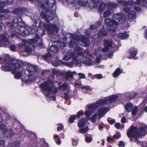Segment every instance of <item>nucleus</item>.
<instances>
[{
    "instance_id": "nucleus-40",
    "label": "nucleus",
    "mask_w": 147,
    "mask_h": 147,
    "mask_svg": "<svg viewBox=\"0 0 147 147\" xmlns=\"http://www.w3.org/2000/svg\"><path fill=\"white\" fill-rule=\"evenodd\" d=\"M92 138L91 136H86L85 138V141L87 143H90L92 140Z\"/></svg>"
},
{
    "instance_id": "nucleus-57",
    "label": "nucleus",
    "mask_w": 147,
    "mask_h": 147,
    "mask_svg": "<svg viewBox=\"0 0 147 147\" xmlns=\"http://www.w3.org/2000/svg\"><path fill=\"white\" fill-rule=\"evenodd\" d=\"M115 127L117 129H119L121 127L120 124L119 123H117L115 125Z\"/></svg>"
},
{
    "instance_id": "nucleus-3",
    "label": "nucleus",
    "mask_w": 147,
    "mask_h": 147,
    "mask_svg": "<svg viewBox=\"0 0 147 147\" xmlns=\"http://www.w3.org/2000/svg\"><path fill=\"white\" fill-rule=\"evenodd\" d=\"M117 2L127 7H125L123 11L127 14L128 18L131 19H134L136 16L135 12L131 10V7H134V9L138 12L141 11V9L138 7L136 6V5H139L140 4L142 0H116Z\"/></svg>"
},
{
    "instance_id": "nucleus-34",
    "label": "nucleus",
    "mask_w": 147,
    "mask_h": 147,
    "mask_svg": "<svg viewBox=\"0 0 147 147\" xmlns=\"http://www.w3.org/2000/svg\"><path fill=\"white\" fill-rule=\"evenodd\" d=\"M75 53L78 55H82V48L78 46L76 47Z\"/></svg>"
},
{
    "instance_id": "nucleus-22",
    "label": "nucleus",
    "mask_w": 147,
    "mask_h": 147,
    "mask_svg": "<svg viewBox=\"0 0 147 147\" xmlns=\"http://www.w3.org/2000/svg\"><path fill=\"white\" fill-rule=\"evenodd\" d=\"M46 4L50 8H53L55 5V0H45Z\"/></svg>"
},
{
    "instance_id": "nucleus-17",
    "label": "nucleus",
    "mask_w": 147,
    "mask_h": 147,
    "mask_svg": "<svg viewBox=\"0 0 147 147\" xmlns=\"http://www.w3.org/2000/svg\"><path fill=\"white\" fill-rule=\"evenodd\" d=\"M7 35L6 33L0 35V47L2 46L1 45L2 43L5 45V47H8L10 44V42L6 37Z\"/></svg>"
},
{
    "instance_id": "nucleus-29",
    "label": "nucleus",
    "mask_w": 147,
    "mask_h": 147,
    "mask_svg": "<svg viewBox=\"0 0 147 147\" xmlns=\"http://www.w3.org/2000/svg\"><path fill=\"white\" fill-rule=\"evenodd\" d=\"M78 125L79 127L81 128L79 130V132L81 133H83V129L82 128L83 127V119H81L78 122Z\"/></svg>"
},
{
    "instance_id": "nucleus-32",
    "label": "nucleus",
    "mask_w": 147,
    "mask_h": 147,
    "mask_svg": "<svg viewBox=\"0 0 147 147\" xmlns=\"http://www.w3.org/2000/svg\"><path fill=\"white\" fill-rule=\"evenodd\" d=\"M13 1L11 2H9L8 1L6 3L4 2H2L0 1V9L3 8L5 6L7 5H10L12 3Z\"/></svg>"
},
{
    "instance_id": "nucleus-63",
    "label": "nucleus",
    "mask_w": 147,
    "mask_h": 147,
    "mask_svg": "<svg viewBox=\"0 0 147 147\" xmlns=\"http://www.w3.org/2000/svg\"><path fill=\"white\" fill-rule=\"evenodd\" d=\"M147 103V100H144L141 104V106H143Z\"/></svg>"
},
{
    "instance_id": "nucleus-23",
    "label": "nucleus",
    "mask_w": 147,
    "mask_h": 147,
    "mask_svg": "<svg viewBox=\"0 0 147 147\" xmlns=\"http://www.w3.org/2000/svg\"><path fill=\"white\" fill-rule=\"evenodd\" d=\"M76 74V72L75 71L73 72L68 71L66 74L65 78L67 80H68L70 78H72L73 77V74Z\"/></svg>"
},
{
    "instance_id": "nucleus-13",
    "label": "nucleus",
    "mask_w": 147,
    "mask_h": 147,
    "mask_svg": "<svg viewBox=\"0 0 147 147\" xmlns=\"http://www.w3.org/2000/svg\"><path fill=\"white\" fill-rule=\"evenodd\" d=\"M14 134L12 130L11 129L8 130L5 125L3 124L0 125V136L5 134L7 137H10Z\"/></svg>"
},
{
    "instance_id": "nucleus-16",
    "label": "nucleus",
    "mask_w": 147,
    "mask_h": 147,
    "mask_svg": "<svg viewBox=\"0 0 147 147\" xmlns=\"http://www.w3.org/2000/svg\"><path fill=\"white\" fill-rule=\"evenodd\" d=\"M69 38L71 41L68 43V46L70 47H73L76 46L77 40H79L80 36L76 34H69Z\"/></svg>"
},
{
    "instance_id": "nucleus-10",
    "label": "nucleus",
    "mask_w": 147,
    "mask_h": 147,
    "mask_svg": "<svg viewBox=\"0 0 147 147\" xmlns=\"http://www.w3.org/2000/svg\"><path fill=\"white\" fill-rule=\"evenodd\" d=\"M117 4L111 3H105L101 2L100 3L98 7V11L101 13L102 12L106 9L108 10H113L114 8L117 7Z\"/></svg>"
},
{
    "instance_id": "nucleus-44",
    "label": "nucleus",
    "mask_w": 147,
    "mask_h": 147,
    "mask_svg": "<svg viewBox=\"0 0 147 147\" xmlns=\"http://www.w3.org/2000/svg\"><path fill=\"white\" fill-rule=\"evenodd\" d=\"M52 65L55 66H58L59 65V62L58 61H53L52 62Z\"/></svg>"
},
{
    "instance_id": "nucleus-7",
    "label": "nucleus",
    "mask_w": 147,
    "mask_h": 147,
    "mask_svg": "<svg viewBox=\"0 0 147 147\" xmlns=\"http://www.w3.org/2000/svg\"><path fill=\"white\" fill-rule=\"evenodd\" d=\"M147 133V126L144 125L138 129L137 127L131 126L127 131V135L129 138H137L141 136H145Z\"/></svg>"
},
{
    "instance_id": "nucleus-46",
    "label": "nucleus",
    "mask_w": 147,
    "mask_h": 147,
    "mask_svg": "<svg viewBox=\"0 0 147 147\" xmlns=\"http://www.w3.org/2000/svg\"><path fill=\"white\" fill-rule=\"evenodd\" d=\"M73 62L74 63H75L76 62L79 66L80 65V64L81 63V61L80 60L77 59L76 58H75V59H74V60H73Z\"/></svg>"
},
{
    "instance_id": "nucleus-48",
    "label": "nucleus",
    "mask_w": 147,
    "mask_h": 147,
    "mask_svg": "<svg viewBox=\"0 0 147 147\" xmlns=\"http://www.w3.org/2000/svg\"><path fill=\"white\" fill-rule=\"evenodd\" d=\"M121 136V135L119 133V132H117V133L116 134L114 135L113 136V137L114 138H118L120 137Z\"/></svg>"
},
{
    "instance_id": "nucleus-18",
    "label": "nucleus",
    "mask_w": 147,
    "mask_h": 147,
    "mask_svg": "<svg viewBox=\"0 0 147 147\" xmlns=\"http://www.w3.org/2000/svg\"><path fill=\"white\" fill-rule=\"evenodd\" d=\"M113 44V42L111 40H104V45L105 47L102 49V51L105 53L107 52L109 49V48L111 47Z\"/></svg>"
},
{
    "instance_id": "nucleus-36",
    "label": "nucleus",
    "mask_w": 147,
    "mask_h": 147,
    "mask_svg": "<svg viewBox=\"0 0 147 147\" xmlns=\"http://www.w3.org/2000/svg\"><path fill=\"white\" fill-rule=\"evenodd\" d=\"M76 117V115H71L69 119V123H72L74 122V120L75 119Z\"/></svg>"
},
{
    "instance_id": "nucleus-43",
    "label": "nucleus",
    "mask_w": 147,
    "mask_h": 147,
    "mask_svg": "<svg viewBox=\"0 0 147 147\" xmlns=\"http://www.w3.org/2000/svg\"><path fill=\"white\" fill-rule=\"evenodd\" d=\"M51 56V54L50 53H48L45 55H42V57L45 59H47Z\"/></svg>"
},
{
    "instance_id": "nucleus-26",
    "label": "nucleus",
    "mask_w": 147,
    "mask_h": 147,
    "mask_svg": "<svg viewBox=\"0 0 147 147\" xmlns=\"http://www.w3.org/2000/svg\"><path fill=\"white\" fill-rule=\"evenodd\" d=\"M24 11V9H22L21 8H16L15 10L13 11V13L15 14H19L23 13Z\"/></svg>"
},
{
    "instance_id": "nucleus-42",
    "label": "nucleus",
    "mask_w": 147,
    "mask_h": 147,
    "mask_svg": "<svg viewBox=\"0 0 147 147\" xmlns=\"http://www.w3.org/2000/svg\"><path fill=\"white\" fill-rule=\"evenodd\" d=\"M71 55L69 53H67L66 54L65 56L63 58V60H69L71 58Z\"/></svg>"
},
{
    "instance_id": "nucleus-51",
    "label": "nucleus",
    "mask_w": 147,
    "mask_h": 147,
    "mask_svg": "<svg viewBox=\"0 0 147 147\" xmlns=\"http://www.w3.org/2000/svg\"><path fill=\"white\" fill-rule=\"evenodd\" d=\"M11 147H19L20 145L15 142H13L11 144Z\"/></svg>"
},
{
    "instance_id": "nucleus-1",
    "label": "nucleus",
    "mask_w": 147,
    "mask_h": 147,
    "mask_svg": "<svg viewBox=\"0 0 147 147\" xmlns=\"http://www.w3.org/2000/svg\"><path fill=\"white\" fill-rule=\"evenodd\" d=\"M3 63L4 65L1 67V70L5 71H11V73L14 75L15 78L18 80L24 75V71H20L16 73V71L21 68V64L22 63L21 61L13 60L11 58L6 57Z\"/></svg>"
},
{
    "instance_id": "nucleus-24",
    "label": "nucleus",
    "mask_w": 147,
    "mask_h": 147,
    "mask_svg": "<svg viewBox=\"0 0 147 147\" xmlns=\"http://www.w3.org/2000/svg\"><path fill=\"white\" fill-rule=\"evenodd\" d=\"M129 36V34H127L126 32H125L120 33L118 35V37L121 39H125L127 38Z\"/></svg>"
},
{
    "instance_id": "nucleus-27",
    "label": "nucleus",
    "mask_w": 147,
    "mask_h": 147,
    "mask_svg": "<svg viewBox=\"0 0 147 147\" xmlns=\"http://www.w3.org/2000/svg\"><path fill=\"white\" fill-rule=\"evenodd\" d=\"M28 67L30 69L28 70L30 72H32L36 71L37 69V67L32 65L31 64H30L28 65Z\"/></svg>"
},
{
    "instance_id": "nucleus-12",
    "label": "nucleus",
    "mask_w": 147,
    "mask_h": 147,
    "mask_svg": "<svg viewBox=\"0 0 147 147\" xmlns=\"http://www.w3.org/2000/svg\"><path fill=\"white\" fill-rule=\"evenodd\" d=\"M109 28H107L106 30H105L104 29L100 30L98 35L93 36L92 37V40H94V43H96L97 42H98L100 40L102 39V36H106L107 34V31H108L111 33L114 32L110 31L109 27Z\"/></svg>"
},
{
    "instance_id": "nucleus-31",
    "label": "nucleus",
    "mask_w": 147,
    "mask_h": 147,
    "mask_svg": "<svg viewBox=\"0 0 147 147\" xmlns=\"http://www.w3.org/2000/svg\"><path fill=\"white\" fill-rule=\"evenodd\" d=\"M122 72V70L119 68H117L114 71L113 74L114 77H116L118 76Z\"/></svg>"
},
{
    "instance_id": "nucleus-50",
    "label": "nucleus",
    "mask_w": 147,
    "mask_h": 147,
    "mask_svg": "<svg viewBox=\"0 0 147 147\" xmlns=\"http://www.w3.org/2000/svg\"><path fill=\"white\" fill-rule=\"evenodd\" d=\"M83 115V111L82 110H80L77 113V114L76 115V117L79 118L81 116H82Z\"/></svg>"
},
{
    "instance_id": "nucleus-28",
    "label": "nucleus",
    "mask_w": 147,
    "mask_h": 147,
    "mask_svg": "<svg viewBox=\"0 0 147 147\" xmlns=\"http://www.w3.org/2000/svg\"><path fill=\"white\" fill-rule=\"evenodd\" d=\"M88 37H83V46L87 47L89 46L90 44V42Z\"/></svg>"
},
{
    "instance_id": "nucleus-21",
    "label": "nucleus",
    "mask_w": 147,
    "mask_h": 147,
    "mask_svg": "<svg viewBox=\"0 0 147 147\" xmlns=\"http://www.w3.org/2000/svg\"><path fill=\"white\" fill-rule=\"evenodd\" d=\"M14 24H17L19 26L22 27L25 26V24L24 22L23 21L22 18L21 17H19L18 19L13 21Z\"/></svg>"
},
{
    "instance_id": "nucleus-33",
    "label": "nucleus",
    "mask_w": 147,
    "mask_h": 147,
    "mask_svg": "<svg viewBox=\"0 0 147 147\" xmlns=\"http://www.w3.org/2000/svg\"><path fill=\"white\" fill-rule=\"evenodd\" d=\"M27 46H26L25 43H21L19 45V48L22 51H25V48Z\"/></svg>"
},
{
    "instance_id": "nucleus-61",
    "label": "nucleus",
    "mask_w": 147,
    "mask_h": 147,
    "mask_svg": "<svg viewBox=\"0 0 147 147\" xmlns=\"http://www.w3.org/2000/svg\"><path fill=\"white\" fill-rule=\"evenodd\" d=\"M115 122L114 119L109 120H108V122L111 125H113Z\"/></svg>"
},
{
    "instance_id": "nucleus-14",
    "label": "nucleus",
    "mask_w": 147,
    "mask_h": 147,
    "mask_svg": "<svg viewBox=\"0 0 147 147\" xmlns=\"http://www.w3.org/2000/svg\"><path fill=\"white\" fill-rule=\"evenodd\" d=\"M24 75L26 76L22 79V81L24 82L29 83L34 80V73L30 72L28 70L24 71Z\"/></svg>"
},
{
    "instance_id": "nucleus-35",
    "label": "nucleus",
    "mask_w": 147,
    "mask_h": 147,
    "mask_svg": "<svg viewBox=\"0 0 147 147\" xmlns=\"http://www.w3.org/2000/svg\"><path fill=\"white\" fill-rule=\"evenodd\" d=\"M60 84L59 83V86H57L58 87L60 90H62L63 91L65 90L68 87V85L66 83H65L63 84L61 86L59 87Z\"/></svg>"
},
{
    "instance_id": "nucleus-56",
    "label": "nucleus",
    "mask_w": 147,
    "mask_h": 147,
    "mask_svg": "<svg viewBox=\"0 0 147 147\" xmlns=\"http://www.w3.org/2000/svg\"><path fill=\"white\" fill-rule=\"evenodd\" d=\"M74 62H71L66 63V65L69 67H73V63Z\"/></svg>"
},
{
    "instance_id": "nucleus-64",
    "label": "nucleus",
    "mask_w": 147,
    "mask_h": 147,
    "mask_svg": "<svg viewBox=\"0 0 147 147\" xmlns=\"http://www.w3.org/2000/svg\"><path fill=\"white\" fill-rule=\"evenodd\" d=\"M107 140L108 142H110L111 141H114V140L111 137H109L107 138Z\"/></svg>"
},
{
    "instance_id": "nucleus-8",
    "label": "nucleus",
    "mask_w": 147,
    "mask_h": 147,
    "mask_svg": "<svg viewBox=\"0 0 147 147\" xmlns=\"http://www.w3.org/2000/svg\"><path fill=\"white\" fill-rule=\"evenodd\" d=\"M122 17L118 13L115 14L113 20L109 18H106L104 21L105 24L109 27L110 31L115 32L116 29V26L118 24V23L121 20Z\"/></svg>"
},
{
    "instance_id": "nucleus-60",
    "label": "nucleus",
    "mask_w": 147,
    "mask_h": 147,
    "mask_svg": "<svg viewBox=\"0 0 147 147\" xmlns=\"http://www.w3.org/2000/svg\"><path fill=\"white\" fill-rule=\"evenodd\" d=\"M83 89H84L86 90H92V88L90 86H83Z\"/></svg>"
},
{
    "instance_id": "nucleus-30",
    "label": "nucleus",
    "mask_w": 147,
    "mask_h": 147,
    "mask_svg": "<svg viewBox=\"0 0 147 147\" xmlns=\"http://www.w3.org/2000/svg\"><path fill=\"white\" fill-rule=\"evenodd\" d=\"M112 10H108L104 11L103 13V17L104 18L109 17L112 13V12L111 11Z\"/></svg>"
},
{
    "instance_id": "nucleus-49",
    "label": "nucleus",
    "mask_w": 147,
    "mask_h": 147,
    "mask_svg": "<svg viewBox=\"0 0 147 147\" xmlns=\"http://www.w3.org/2000/svg\"><path fill=\"white\" fill-rule=\"evenodd\" d=\"M58 127H57V130L58 131H60L62 130L63 128V126L61 124H58Z\"/></svg>"
},
{
    "instance_id": "nucleus-4",
    "label": "nucleus",
    "mask_w": 147,
    "mask_h": 147,
    "mask_svg": "<svg viewBox=\"0 0 147 147\" xmlns=\"http://www.w3.org/2000/svg\"><path fill=\"white\" fill-rule=\"evenodd\" d=\"M116 95H112L101 99L96 101L94 103L91 104L88 106V110L86 111L85 115L86 117V120L87 121L89 119L90 116L94 112V110L102 105L106 104L115 101L117 98Z\"/></svg>"
},
{
    "instance_id": "nucleus-58",
    "label": "nucleus",
    "mask_w": 147,
    "mask_h": 147,
    "mask_svg": "<svg viewBox=\"0 0 147 147\" xmlns=\"http://www.w3.org/2000/svg\"><path fill=\"white\" fill-rule=\"evenodd\" d=\"M143 6L146 7H147V0H143Z\"/></svg>"
},
{
    "instance_id": "nucleus-55",
    "label": "nucleus",
    "mask_w": 147,
    "mask_h": 147,
    "mask_svg": "<svg viewBox=\"0 0 147 147\" xmlns=\"http://www.w3.org/2000/svg\"><path fill=\"white\" fill-rule=\"evenodd\" d=\"M94 77L97 79H100L102 78V76L101 74H97L94 75Z\"/></svg>"
},
{
    "instance_id": "nucleus-5",
    "label": "nucleus",
    "mask_w": 147,
    "mask_h": 147,
    "mask_svg": "<svg viewBox=\"0 0 147 147\" xmlns=\"http://www.w3.org/2000/svg\"><path fill=\"white\" fill-rule=\"evenodd\" d=\"M100 49V47L96 49L93 56H92L88 52L83 53V64L86 66H88L100 62L102 57Z\"/></svg>"
},
{
    "instance_id": "nucleus-2",
    "label": "nucleus",
    "mask_w": 147,
    "mask_h": 147,
    "mask_svg": "<svg viewBox=\"0 0 147 147\" xmlns=\"http://www.w3.org/2000/svg\"><path fill=\"white\" fill-rule=\"evenodd\" d=\"M59 83L51 80L46 81L40 84V88L44 94L50 98L52 100L56 99L55 94L57 92V86H59Z\"/></svg>"
},
{
    "instance_id": "nucleus-19",
    "label": "nucleus",
    "mask_w": 147,
    "mask_h": 147,
    "mask_svg": "<svg viewBox=\"0 0 147 147\" xmlns=\"http://www.w3.org/2000/svg\"><path fill=\"white\" fill-rule=\"evenodd\" d=\"M61 43L59 42H57V44L55 45H52L49 49L50 51L55 53L61 47Z\"/></svg>"
},
{
    "instance_id": "nucleus-41",
    "label": "nucleus",
    "mask_w": 147,
    "mask_h": 147,
    "mask_svg": "<svg viewBox=\"0 0 147 147\" xmlns=\"http://www.w3.org/2000/svg\"><path fill=\"white\" fill-rule=\"evenodd\" d=\"M32 49L29 47L27 46L25 48V51L24 52H26L28 53H31L32 52Z\"/></svg>"
},
{
    "instance_id": "nucleus-59",
    "label": "nucleus",
    "mask_w": 147,
    "mask_h": 147,
    "mask_svg": "<svg viewBox=\"0 0 147 147\" xmlns=\"http://www.w3.org/2000/svg\"><path fill=\"white\" fill-rule=\"evenodd\" d=\"M119 147H124V145L123 142L122 141H121L119 142V144L118 145Z\"/></svg>"
},
{
    "instance_id": "nucleus-11",
    "label": "nucleus",
    "mask_w": 147,
    "mask_h": 147,
    "mask_svg": "<svg viewBox=\"0 0 147 147\" xmlns=\"http://www.w3.org/2000/svg\"><path fill=\"white\" fill-rule=\"evenodd\" d=\"M109 110L108 108L102 107L98 110V113H96L92 116L90 119L92 123H94L96 121L97 118L100 119Z\"/></svg>"
},
{
    "instance_id": "nucleus-25",
    "label": "nucleus",
    "mask_w": 147,
    "mask_h": 147,
    "mask_svg": "<svg viewBox=\"0 0 147 147\" xmlns=\"http://www.w3.org/2000/svg\"><path fill=\"white\" fill-rule=\"evenodd\" d=\"M133 107V105L132 103H129L125 105L124 108L127 112H129L132 110Z\"/></svg>"
},
{
    "instance_id": "nucleus-20",
    "label": "nucleus",
    "mask_w": 147,
    "mask_h": 147,
    "mask_svg": "<svg viewBox=\"0 0 147 147\" xmlns=\"http://www.w3.org/2000/svg\"><path fill=\"white\" fill-rule=\"evenodd\" d=\"M138 53L137 49L134 48H132L129 50V54L130 56L129 57V59H132L135 57Z\"/></svg>"
},
{
    "instance_id": "nucleus-15",
    "label": "nucleus",
    "mask_w": 147,
    "mask_h": 147,
    "mask_svg": "<svg viewBox=\"0 0 147 147\" xmlns=\"http://www.w3.org/2000/svg\"><path fill=\"white\" fill-rule=\"evenodd\" d=\"M40 16L43 19L46 20L47 22L49 20H52L54 19V15L52 13L51 10H48L47 11L46 13L43 12H42L40 14Z\"/></svg>"
},
{
    "instance_id": "nucleus-62",
    "label": "nucleus",
    "mask_w": 147,
    "mask_h": 147,
    "mask_svg": "<svg viewBox=\"0 0 147 147\" xmlns=\"http://www.w3.org/2000/svg\"><path fill=\"white\" fill-rule=\"evenodd\" d=\"M126 119L125 117H123L121 120V122L122 123H125L126 122Z\"/></svg>"
},
{
    "instance_id": "nucleus-54",
    "label": "nucleus",
    "mask_w": 147,
    "mask_h": 147,
    "mask_svg": "<svg viewBox=\"0 0 147 147\" xmlns=\"http://www.w3.org/2000/svg\"><path fill=\"white\" fill-rule=\"evenodd\" d=\"M63 97L65 100H67L69 98L68 93L67 92H65L63 94Z\"/></svg>"
},
{
    "instance_id": "nucleus-9",
    "label": "nucleus",
    "mask_w": 147,
    "mask_h": 147,
    "mask_svg": "<svg viewBox=\"0 0 147 147\" xmlns=\"http://www.w3.org/2000/svg\"><path fill=\"white\" fill-rule=\"evenodd\" d=\"M39 27L40 28L47 30L48 34H53L57 33L59 30L58 27L54 24L47 25L41 22L39 23Z\"/></svg>"
},
{
    "instance_id": "nucleus-45",
    "label": "nucleus",
    "mask_w": 147,
    "mask_h": 147,
    "mask_svg": "<svg viewBox=\"0 0 147 147\" xmlns=\"http://www.w3.org/2000/svg\"><path fill=\"white\" fill-rule=\"evenodd\" d=\"M10 49L11 51H16V47L14 45H11L10 47Z\"/></svg>"
},
{
    "instance_id": "nucleus-52",
    "label": "nucleus",
    "mask_w": 147,
    "mask_h": 147,
    "mask_svg": "<svg viewBox=\"0 0 147 147\" xmlns=\"http://www.w3.org/2000/svg\"><path fill=\"white\" fill-rule=\"evenodd\" d=\"M59 73V71L56 69H53L52 70V73L53 75L57 74Z\"/></svg>"
},
{
    "instance_id": "nucleus-47",
    "label": "nucleus",
    "mask_w": 147,
    "mask_h": 147,
    "mask_svg": "<svg viewBox=\"0 0 147 147\" xmlns=\"http://www.w3.org/2000/svg\"><path fill=\"white\" fill-rule=\"evenodd\" d=\"M9 10L7 9H3V8H1L0 9V12L3 13H7L9 12Z\"/></svg>"
},
{
    "instance_id": "nucleus-37",
    "label": "nucleus",
    "mask_w": 147,
    "mask_h": 147,
    "mask_svg": "<svg viewBox=\"0 0 147 147\" xmlns=\"http://www.w3.org/2000/svg\"><path fill=\"white\" fill-rule=\"evenodd\" d=\"M91 1L93 3V7L96 8L97 6V4L99 2V0H91Z\"/></svg>"
},
{
    "instance_id": "nucleus-39",
    "label": "nucleus",
    "mask_w": 147,
    "mask_h": 147,
    "mask_svg": "<svg viewBox=\"0 0 147 147\" xmlns=\"http://www.w3.org/2000/svg\"><path fill=\"white\" fill-rule=\"evenodd\" d=\"M138 110V107L135 106L134 107L133 109L132 110V114L133 115H135L137 113Z\"/></svg>"
},
{
    "instance_id": "nucleus-53",
    "label": "nucleus",
    "mask_w": 147,
    "mask_h": 147,
    "mask_svg": "<svg viewBox=\"0 0 147 147\" xmlns=\"http://www.w3.org/2000/svg\"><path fill=\"white\" fill-rule=\"evenodd\" d=\"M59 42L61 43V45H60L61 46V47H64L65 46L67 42L66 41L65 42L63 41Z\"/></svg>"
},
{
    "instance_id": "nucleus-6",
    "label": "nucleus",
    "mask_w": 147,
    "mask_h": 147,
    "mask_svg": "<svg viewBox=\"0 0 147 147\" xmlns=\"http://www.w3.org/2000/svg\"><path fill=\"white\" fill-rule=\"evenodd\" d=\"M38 31H36L34 29H32L30 27L25 28L23 30V32L25 35H28L31 34H35V36L36 39L34 38L31 39V43L32 44H36L37 45L42 47H44V45L42 42L41 38L39 36L40 35L42 36L44 35V34L43 33L44 32L43 31V33L42 34H41Z\"/></svg>"
},
{
    "instance_id": "nucleus-38",
    "label": "nucleus",
    "mask_w": 147,
    "mask_h": 147,
    "mask_svg": "<svg viewBox=\"0 0 147 147\" xmlns=\"http://www.w3.org/2000/svg\"><path fill=\"white\" fill-rule=\"evenodd\" d=\"M100 24V22H98L96 25H91L90 27V28L92 30H94L96 29L98 26H99Z\"/></svg>"
}]
</instances>
